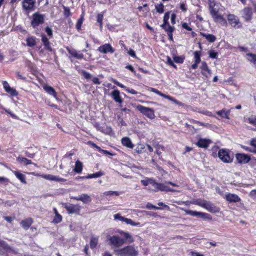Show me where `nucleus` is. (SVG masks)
<instances>
[{
    "label": "nucleus",
    "mask_w": 256,
    "mask_h": 256,
    "mask_svg": "<svg viewBox=\"0 0 256 256\" xmlns=\"http://www.w3.org/2000/svg\"><path fill=\"white\" fill-rule=\"evenodd\" d=\"M3 86L6 92L12 96H18V92L15 89L12 88L6 81L3 82Z\"/></svg>",
    "instance_id": "obj_14"
},
{
    "label": "nucleus",
    "mask_w": 256,
    "mask_h": 256,
    "mask_svg": "<svg viewBox=\"0 0 256 256\" xmlns=\"http://www.w3.org/2000/svg\"><path fill=\"white\" fill-rule=\"evenodd\" d=\"M36 38L34 36H28L26 38V44L29 47H34L36 44Z\"/></svg>",
    "instance_id": "obj_27"
},
{
    "label": "nucleus",
    "mask_w": 256,
    "mask_h": 256,
    "mask_svg": "<svg viewBox=\"0 0 256 256\" xmlns=\"http://www.w3.org/2000/svg\"><path fill=\"white\" fill-rule=\"evenodd\" d=\"M82 76L87 80H89L92 78V75L87 72L84 70L82 72Z\"/></svg>",
    "instance_id": "obj_57"
},
{
    "label": "nucleus",
    "mask_w": 256,
    "mask_h": 256,
    "mask_svg": "<svg viewBox=\"0 0 256 256\" xmlns=\"http://www.w3.org/2000/svg\"><path fill=\"white\" fill-rule=\"evenodd\" d=\"M64 208L70 214H79L81 209V207L79 205L72 204H66Z\"/></svg>",
    "instance_id": "obj_8"
},
{
    "label": "nucleus",
    "mask_w": 256,
    "mask_h": 256,
    "mask_svg": "<svg viewBox=\"0 0 256 256\" xmlns=\"http://www.w3.org/2000/svg\"><path fill=\"white\" fill-rule=\"evenodd\" d=\"M98 244V238H91L90 245L92 248L94 249L96 248Z\"/></svg>",
    "instance_id": "obj_38"
},
{
    "label": "nucleus",
    "mask_w": 256,
    "mask_h": 256,
    "mask_svg": "<svg viewBox=\"0 0 256 256\" xmlns=\"http://www.w3.org/2000/svg\"><path fill=\"white\" fill-rule=\"evenodd\" d=\"M236 158L238 162L240 164H247L250 160V156L245 154H237L236 156Z\"/></svg>",
    "instance_id": "obj_18"
},
{
    "label": "nucleus",
    "mask_w": 256,
    "mask_h": 256,
    "mask_svg": "<svg viewBox=\"0 0 256 256\" xmlns=\"http://www.w3.org/2000/svg\"><path fill=\"white\" fill-rule=\"evenodd\" d=\"M44 89L48 94L57 98V93L53 88L46 85L44 86Z\"/></svg>",
    "instance_id": "obj_23"
},
{
    "label": "nucleus",
    "mask_w": 256,
    "mask_h": 256,
    "mask_svg": "<svg viewBox=\"0 0 256 256\" xmlns=\"http://www.w3.org/2000/svg\"><path fill=\"white\" fill-rule=\"evenodd\" d=\"M137 109L140 112H148L150 110H151V109L144 108L142 106H138Z\"/></svg>",
    "instance_id": "obj_48"
},
{
    "label": "nucleus",
    "mask_w": 256,
    "mask_h": 256,
    "mask_svg": "<svg viewBox=\"0 0 256 256\" xmlns=\"http://www.w3.org/2000/svg\"><path fill=\"white\" fill-rule=\"evenodd\" d=\"M226 200L230 202H238L240 201L239 196L234 194H228L226 196Z\"/></svg>",
    "instance_id": "obj_22"
},
{
    "label": "nucleus",
    "mask_w": 256,
    "mask_h": 256,
    "mask_svg": "<svg viewBox=\"0 0 256 256\" xmlns=\"http://www.w3.org/2000/svg\"><path fill=\"white\" fill-rule=\"evenodd\" d=\"M83 166L82 162L78 160L76 163V166L74 170L75 172L80 174L82 171Z\"/></svg>",
    "instance_id": "obj_31"
},
{
    "label": "nucleus",
    "mask_w": 256,
    "mask_h": 256,
    "mask_svg": "<svg viewBox=\"0 0 256 256\" xmlns=\"http://www.w3.org/2000/svg\"><path fill=\"white\" fill-rule=\"evenodd\" d=\"M98 51L102 54H106L108 53L113 54L115 52V50L112 47L110 44H105L100 46Z\"/></svg>",
    "instance_id": "obj_9"
},
{
    "label": "nucleus",
    "mask_w": 256,
    "mask_h": 256,
    "mask_svg": "<svg viewBox=\"0 0 256 256\" xmlns=\"http://www.w3.org/2000/svg\"><path fill=\"white\" fill-rule=\"evenodd\" d=\"M146 208L148 210H161V208L156 206L150 203H148L146 206Z\"/></svg>",
    "instance_id": "obj_50"
},
{
    "label": "nucleus",
    "mask_w": 256,
    "mask_h": 256,
    "mask_svg": "<svg viewBox=\"0 0 256 256\" xmlns=\"http://www.w3.org/2000/svg\"><path fill=\"white\" fill-rule=\"evenodd\" d=\"M155 180L152 178H148L145 180H141L142 184L144 186H148L149 184H152L154 186V184Z\"/></svg>",
    "instance_id": "obj_34"
},
{
    "label": "nucleus",
    "mask_w": 256,
    "mask_h": 256,
    "mask_svg": "<svg viewBox=\"0 0 256 256\" xmlns=\"http://www.w3.org/2000/svg\"><path fill=\"white\" fill-rule=\"evenodd\" d=\"M209 9L216 7L217 5L215 0H208Z\"/></svg>",
    "instance_id": "obj_56"
},
{
    "label": "nucleus",
    "mask_w": 256,
    "mask_h": 256,
    "mask_svg": "<svg viewBox=\"0 0 256 256\" xmlns=\"http://www.w3.org/2000/svg\"><path fill=\"white\" fill-rule=\"evenodd\" d=\"M200 35L204 38L208 42L211 43L215 42L216 40V37L212 34H206L201 32Z\"/></svg>",
    "instance_id": "obj_28"
},
{
    "label": "nucleus",
    "mask_w": 256,
    "mask_h": 256,
    "mask_svg": "<svg viewBox=\"0 0 256 256\" xmlns=\"http://www.w3.org/2000/svg\"><path fill=\"white\" fill-rule=\"evenodd\" d=\"M248 60L252 62L254 65H256V54H247Z\"/></svg>",
    "instance_id": "obj_35"
},
{
    "label": "nucleus",
    "mask_w": 256,
    "mask_h": 256,
    "mask_svg": "<svg viewBox=\"0 0 256 256\" xmlns=\"http://www.w3.org/2000/svg\"><path fill=\"white\" fill-rule=\"evenodd\" d=\"M44 46L45 49L48 50L49 52H52L53 51V49L50 46V42H49L48 43L46 44H44Z\"/></svg>",
    "instance_id": "obj_61"
},
{
    "label": "nucleus",
    "mask_w": 256,
    "mask_h": 256,
    "mask_svg": "<svg viewBox=\"0 0 256 256\" xmlns=\"http://www.w3.org/2000/svg\"><path fill=\"white\" fill-rule=\"evenodd\" d=\"M209 10L215 22L219 23L223 26L228 25L226 20L222 14H220V8L218 5L216 7L209 9Z\"/></svg>",
    "instance_id": "obj_3"
},
{
    "label": "nucleus",
    "mask_w": 256,
    "mask_h": 256,
    "mask_svg": "<svg viewBox=\"0 0 256 256\" xmlns=\"http://www.w3.org/2000/svg\"><path fill=\"white\" fill-rule=\"evenodd\" d=\"M170 12H167L165 14L164 18V24L161 26V27H164L166 25H168V20L170 19Z\"/></svg>",
    "instance_id": "obj_36"
},
{
    "label": "nucleus",
    "mask_w": 256,
    "mask_h": 256,
    "mask_svg": "<svg viewBox=\"0 0 256 256\" xmlns=\"http://www.w3.org/2000/svg\"><path fill=\"white\" fill-rule=\"evenodd\" d=\"M72 199L81 201L84 204H88L92 202L91 198L87 194H82L78 196H72Z\"/></svg>",
    "instance_id": "obj_15"
},
{
    "label": "nucleus",
    "mask_w": 256,
    "mask_h": 256,
    "mask_svg": "<svg viewBox=\"0 0 256 256\" xmlns=\"http://www.w3.org/2000/svg\"><path fill=\"white\" fill-rule=\"evenodd\" d=\"M190 204L201 206L212 213L215 214L219 212V208L214 204L204 200L198 199L190 202Z\"/></svg>",
    "instance_id": "obj_2"
},
{
    "label": "nucleus",
    "mask_w": 256,
    "mask_h": 256,
    "mask_svg": "<svg viewBox=\"0 0 256 256\" xmlns=\"http://www.w3.org/2000/svg\"><path fill=\"white\" fill-rule=\"evenodd\" d=\"M104 194L106 196H111L116 195V196H120V194L118 192L108 191L104 192Z\"/></svg>",
    "instance_id": "obj_46"
},
{
    "label": "nucleus",
    "mask_w": 256,
    "mask_h": 256,
    "mask_svg": "<svg viewBox=\"0 0 256 256\" xmlns=\"http://www.w3.org/2000/svg\"><path fill=\"white\" fill-rule=\"evenodd\" d=\"M180 209L184 212L186 214L190 215L192 216H196V217H200L202 215V212H198L196 211H192L189 210H186L182 208H180Z\"/></svg>",
    "instance_id": "obj_29"
},
{
    "label": "nucleus",
    "mask_w": 256,
    "mask_h": 256,
    "mask_svg": "<svg viewBox=\"0 0 256 256\" xmlns=\"http://www.w3.org/2000/svg\"><path fill=\"white\" fill-rule=\"evenodd\" d=\"M112 97L118 103L122 104L123 102L120 96V92L118 90H115L112 92Z\"/></svg>",
    "instance_id": "obj_21"
},
{
    "label": "nucleus",
    "mask_w": 256,
    "mask_h": 256,
    "mask_svg": "<svg viewBox=\"0 0 256 256\" xmlns=\"http://www.w3.org/2000/svg\"><path fill=\"white\" fill-rule=\"evenodd\" d=\"M200 218H204V220H212V218L210 214L203 212Z\"/></svg>",
    "instance_id": "obj_58"
},
{
    "label": "nucleus",
    "mask_w": 256,
    "mask_h": 256,
    "mask_svg": "<svg viewBox=\"0 0 256 256\" xmlns=\"http://www.w3.org/2000/svg\"><path fill=\"white\" fill-rule=\"evenodd\" d=\"M155 148L156 149V153L158 156H160L162 154V152L164 150V147L161 145H156L154 146Z\"/></svg>",
    "instance_id": "obj_42"
},
{
    "label": "nucleus",
    "mask_w": 256,
    "mask_h": 256,
    "mask_svg": "<svg viewBox=\"0 0 256 256\" xmlns=\"http://www.w3.org/2000/svg\"><path fill=\"white\" fill-rule=\"evenodd\" d=\"M64 16L66 17H68L70 15V12L69 8L64 7Z\"/></svg>",
    "instance_id": "obj_63"
},
{
    "label": "nucleus",
    "mask_w": 256,
    "mask_h": 256,
    "mask_svg": "<svg viewBox=\"0 0 256 256\" xmlns=\"http://www.w3.org/2000/svg\"><path fill=\"white\" fill-rule=\"evenodd\" d=\"M202 74L206 77V78H210L212 74V70L209 68H208V70H204V72H202Z\"/></svg>",
    "instance_id": "obj_40"
},
{
    "label": "nucleus",
    "mask_w": 256,
    "mask_h": 256,
    "mask_svg": "<svg viewBox=\"0 0 256 256\" xmlns=\"http://www.w3.org/2000/svg\"><path fill=\"white\" fill-rule=\"evenodd\" d=\"M164 30L168 34L170 33V31H172V32H173L174 28L170 25V24H168V25H166L164 27H162Z\"/></svg>",
    "instance_id": "obj_44"
},
{
    "label": "nucleus",
    "mask_w": 256,
    "mask_h": 256,
    "mask_svg": "<svg viewBox=\"0 0 256 256\" xmlns=\"http://www.w3.org/2000/svg\"><path fill=\"white\" fill-rule=\"evenodd\" d=\"M102 176V172H96V174H90L88 175L87 176V178H98Z\"/></svg>",
    "instance_id": "obj_49"
},
{
    "label": "nucleus",
    "mask_w": 256,
    "mask_h": 256,
    "mask_svg": "<svg viewBox=\"0 0 256 256\" xmlns=\"http://www.w3.org/2000/svg\"><path fill=\"white\" fill-rule=\"evenodd\" d=\"M164 5L162 3H160L156 6V9L157 12L160 14H163L164 12Z\"/></svg>",
    "instance_id": "obj_37"
},
{
    "label": "nucleus",
    "mask_w": 256,
    "mask_h": 256,
    "mask_svg": "<svg viewBox=\"0 0 256 256\" xmlns=\"http://www.w3.org/2000/svg\"><path fill=\"white\" fill-rule=\"evenodd\" d=\"M120 234L124 238H121L118 236H108V239L110 244L116 248H120L125 243H132L134 242L132 236L128 232H124L122 231L119 232Z\"/></svg>",
    "instance_id": "obj_1"
},
{
    "label": "nucleus",
    "mask_w": 256,
    "mask_h": 256,
    "mask_svg": "<svg viewBox=\"0 0 256 256\" xmlns=\"http://www.w3.org/2000/svg\"><path fill=\"white\" fill-rule=\"evenodd\" d=\"M34 220L32 218H28L20 222L21 226L26 230H27L33 224Z\"/></svg>",
    "instance_id": "obj_20"
},
{
    "label": "nucleus",
    "mask_w": 256,
    "mask_h": 256,
    "mask_svg": "<svg viewBox=\"0 0 256 256\" xmlns=\"http://www.w3.org/2000/svg\"><path fill=\"white\" fill-rule=\"evenodd\" d=\"M114 253L118 256H138V251L134 246H130L115 250Z\"/></svg>",
    "instance_id": "obj_4"
},
{
    "label": "nucleus",
    "mask_w": 256,
    "mask_h": 256,
    "mask_svg": "<svg viewBox=\"0 0 256 256\" xmlns=\"http://www.w3.org/2000/svg\"><path fill=\"white\" fill-rule=\"evenodd\" d=\"M228 20L230 26L234 28H240L242 24L240 22L239 18L234 14L228 15Z\"/></svg>",
    "instance_id": "obj_6"
},
{
    "label": "nucleus",
    "mask_w": 256,
    "mask_h": 256,
    "mask_svg": "<svg viewBox=\"0 0 256 256\" xmlns=\"http://www.w3.org/2000/svg\"><path fill=\"white\" fill-rule=\"evenodd\" d=\"M210 141L205 139H200L197 143V146L201 148H207L208 147Z\"/></svg>",
    "instance_id": "obj_26"
},
{
    "label": "nucleus",
    "mask_w": 256,
    "mask_h": 256,
    "mask_svg": "<svg viewBox=\"0 0 256 256\" xmlns=\"http://www.w3.org/2000/svg\"><path fill=\"white\" fill-rule=\"evenodd\" d=\"M174 60L176 63L182 64L184 62V58L182 56H175Z\"/></svg>",
    "instance_id": "obj_52"
},
{
    "label": "nucleus",
    "mask_w": 256,
    "mask_h": 256,
    "mask_svg": "<svg viewBox=\"0 0 256 256\" xmlns=\"http://www.w3.org/2000/svg\"><path fill=\"white\" fill-rule=\"evenodd\" d=\"M218 158L225 163H231L233 160V158L231 157L228 152L221 150L219 151Z\"/></svg>",
    "instance_id": "obj_7"
},
{
    "label": "nucleus",
    "mask_w": 256,
    "mask_h": 256,
    "mask_svg": "<svg viewBox=\"0 0 256 256\" xmlns=\"http://www.w3.org/2000/svg\"><path fill=\"white\" fill-rule=\"evenodd\" d=\"M14 173L16 176V178L23 184H26V176L20 173L18 171H14Z\"/></svg>",
    "instance_id": "obj_30"
},
{
    "label": "nucleus",
    "mask_w": 256,
    "mask_h": 256,
    "mask_svg": "<svg viewBox=\"0 0 256 256\" xmlns=\"http://www.w3.org/2000/svg\"><path fill=\"white\" fill-rule=\"evenodd\" d=\"M35 4V0H24L22 2V7L26 11H32L34 10Z\"/></svg>",
    "instance_id": "obj_11"
},
{
    "label": "nucleus",
    "mask_w": 256,
    "mask_h": 256,
    "mask_svg": "<svg viewBox=\"0 0 256 256\" xmlns=\"http://www.w3.org/2000/svg\"><path fill=\"white\" fill-rule=\"evenodd\" d=\"M168 62L169 64V65L172 66L173 68H176V65L174 64L173 61L172 60V59L170 57H168Z\"/></svg>",
    "instance_id": "obj_62"
},
{
    "label": "nucleus",
    "mask_w": 256,
    "mask_h": 256,
    "mask_svg": "<svg viewBox=\"0 0 256 256\" xmlns=\"http://www.w3.org/2000/svg\"><path fill=\"white\" fill-rule=\"evenodd\" d=\"M154 188L156 191L166 192L168 186H166L165 184L158 183L155 181L154 184Z\"/></svg>",
    "instance_id": "obj_19"
},
{
    "label": "nucleus",
    "mask_w": 256,
    "mask_h": 256,
    "mask_svg": "<svg viewBox=\"0 0 256 256\" xmlns=\"http://www.w3.org/2000/svg\"><path fill=\"white\" fill-rule=\"evenodd\" d=\"M46 32L48 34V36L50 37V38H52L53 36V30H52L48 27L47 26L45 29Z\"/></svg>",
    "instance_id": "obj_47"
},
{
    "label": "nucleus",
    "mask_w": 256,
    "mask_h": 256,
    "mask_svg": "<svg viewBox=\"0 0 256 256\" xmlns=\"http://www.w3.org/2000/svg\"><path fill=\"white\" fill-rule=\"evenodd\" d=\"M62 220V216L60 214H56V215L55 218L53 220V222L57 224L58 223H60Z\"/></svg>",
    "instance_id": "obj_41"
},
{
    "label": "nucleus",
    "mask_w": 256,
    "mask_h": 256,
    "mask_svg": "<svg viewBox=\"0 0 256 256\" xmlns=\"http://www.w3.org/2000/svg\"><path fill=\"white\" fill-rule=\"evenodd\" d=\"M246 122H248L250 124L256 126V117H250V118H246L245 120Z\"/></svg>",
    "instance_id": "obj_43"
},
{
    "label": "nucleus",
    "mask_w": 256,
    "mask_h": 256,
    "mask_svg": "<svg viewBox=\"0 0 256 256\" xmlns=\"http://www.w3.org/2000/svg\"><path fill=\"white\" fill-rule=\"evenodd\" d=\"M242 18L246 22H249L252 19L253 12L252 8H244L242 11Z\"/></svg>",
    "instance_id": "obj_17"
},
{
    "label": "nucleus",
    "mask_w": 256,
    "mask_h": 256,
    "mask_svg": "<svg viewBox=\"0 0 256 256\" xmlns=\"http://www.w3.org/2000/svg\"><path fill=\"white\" fill-rule=\"evenodd\" d=\"M194 54L195 62L197 64H200L201 62L200 52L198 51H196L194 52Z\"/></svg>",
    "instance_id": "obj_39"
},
{
    "label": "nucleus",
    "mask_w": 256,
    "mask_h": 256,
    "mask_svg": "<svg viewBox=\"0 0 256 256\" xmlns=\"http://www.w3.org/2000/svg\"><path fill=\"white\" fill-rule=\"evenodd\" d=\"M96 128L98 130L100 131L103 133L110 134L112 132V130L110 128H106L104 130V128L100 126L98 124H96Z\"/></svg>",
    "instance_id": "obj_33"
},
{
    "label": "nucleus",
    "mask_w": 256,
    "mask_h": 256,
    "mask_svg": "<svg viewBox=\"0 0 256 256\" xmlns=\"http://www.w3.org/2000/svg\"><path fill=\"white\" fill-rule=\"evenodd\" d=\"M114 219L116 220H119L122 222H124L125 218L122 217L120 214H116L114 216Z\"/></svg>",
    "instance_id": "obj_60"
},
{
    "label": "nucleus",
    "mask_w": 256,
    "mask_h": 256,
    "mask_svg": "<svg viewBox=\"0 0 256 256\" xmlns=\"http://www.w3.org/2000/svg\"><path fill=\"white\" fill-rule=\"evenodd\" d=\"M182 28H184V29H186L188 31H192V28L190 27L188 25V24L187 23H183L182 24Z\"/></svg>",
    "instance_id": "obj_64"
},
{
    "label": "nucleus",
    "mask_w": 256,
    "mask_h": 256,
    "mask_svg": "<svg viewBox=\"0 0 256 256\" xmlns=\"http://www.w3.org/2000/svg\"><path fill=\"white\" fill-rule=\"evenodd\" d=\"M68 52L74 58L78 60H82L84 58V55L80 52H78L76 50L70 48L69 47L66 48Z\"/></svg>",
    "instance_id": "obj_16"
},
{
    "label": "nucleus",
    "mask_w": 256,
    "mask_h": 256,
    "mask_svg": "<svg viewBox=\"0 0 256 256\" xmlns=\"http://www.w3.org/2000/svg\"><path fill=\"white\" fill-rule=\"evenodd\" d=\"M144 116L150 120H152L156 118L154 113H143Z\"/></svg>",
    "instance_id": "obj_53"
},
{
    "label": "nucleus",
    "mask_w": 256,
    "mask_h": 256,
    "mask_svg": "<svg viewBox=\"0 0 256 256\" xmlns=\"http://www.w3.org/2000/svg\"><path fill=\"white\" fill-rule=\"evenodd\" d=\"M41 36H42V42L44 45L45 44H46L50 42L48 38L46 36V35L42 34Z\"/></svg>",
    "instance_id": "obj_54"
},
{
    "label": "nucleus",
    "mask_w": 256,
    "mask_h": 256,
    "mask_svg": "<svg viewBox=\"0 0 256 256\" xmlns=\"http://www.w3.org/2000/svg\"><path fill=\"white\" fill-rule=\"evenodd\" d=\"M42 176L44 179L50 181H54L59 182H64L66 181V180L58 176H54L51 174H44L42 175Z\"/></svg>",
    "instance_id": "obj_13"
},
{
    "label": "nucleus",
    "mask_w": 256,
    "mask_h": 256,
    "mask_svg": "<svg viewBox=\"0 0 256 256\" xmlns=\"http://www.w3.org/2000/svg\"><path fill=\"white\" fill-rule=\"evenodd\" d=\"M104 19V14H98L97 16V22L100 24V27L102 28V21Z\"/></svg>",
    "instance_id": "obj_45"
},
{
    "label": "nucleus",
    "mask_w": 256,
    "mask_h": 256,
    "mask_svg": "<svg viewBox=\"0 0 256 256\" xmlns=\"http://www.w3.org/2000/svg\"><path fill=\"white\" fill-rule=\"evenodd\" d=\"M208 66L207 64L203 62H202V65L200 66V68L202 70V72H204V70H208Z\"/></svg>",
    "instance_id": "obj_59"
},
{
    "label": "nucleus",
    "mask_w": 256,
    "mask_h": 256,
    "mask_svg": "<svg viewBox=\"0 0 256 256\" xmlns=\"http://www.w3.org/2000/svg\"><path fill=\"white\" fill-rule=\"evenodd\" d=\"M211 114H210V116H214L218 120H229L230 118L228 116V113H214Z\"/></svg>",
    "instance_id": "obj_24"
},
{
    "label": "nucleus",
    "mask_w": 256,
    "mask_h": 256,
    "mask_svg": "<svg viewBox=\"0 0 256 256\" xmlns=\"http://www.w3.org/2000/svg\"><path fill=\"white\" fill-rule=\"evenodd\" d=\"M122 143L124 146H126L128 148L132 149L134 148V145L132 144L129 138L126 137L123 138L122 140Z\"/></svg>",
    "instance_id": "obj_25"
},
{
    "label": "nucleus",
    "mask_w": 256,
    "mask_h": 256,
    "mask_svg": "<svg viewBox=\"0 0 256 256\" xmlns=\"http://www.w3.org/2000/svg\"><path fill=\"white\" fill-rule=\"evenodd\" d=\"M2 248L4 250L14 254H20L18 252V250H15L11 247H10L5 242L1 240L0 239V248Z\"/></svg>",
    "instance_id": "obj_10"
},
{
    "label": "nucleus",
    "mask_w": 256,
    "mask_h": 256,
    "mask_svg": "<svg viewBox=\"0 0 256 256\" xmlns=\"http://www.w3.org/2000/svg\"><path fill=\"white\" fill-rule=\"evenodd\" d=\"M210 57L213 59L218 58V54L214 50H210L209 52Z\"/></svg>",
    "instance_id": "obj_51"
},
{
    "label": "nucleus",
    "mask_w": 256,
    "mask_h": 256,
    "mask_svg": "<svg viewBox=\"0 0 256 256\" xmlns=\"http://www.w3.org/2000/svg\"><path fill=\"white\" fill-rule=\"evenodd\" d=\"M151 92L159 95L160 96L164 98H166L174 102L175 104H179L180 106H182V104L180 102H178V100H176V99H174V98L170 96H167L165 94H164L163 93H162V92H160V91L156 89H155V88H151Z\"/></svg>",
    "instance_id": "obj_12"
},
{
    "label": "nucleus",
    "mask_w": 256,
    "mask_h": 256,
    "mask_svg": "<svg viewBox=\"0 0 256 256\" xmlns=\"http://www.w3.org/2000/svg\"><path fill=\"white\" fill-rule=\"evenodd\" d=\"M44 15L36 12L32 16V20L31 22V26L34 28H36L39 26L44 24Z\"/></svg>",
    "instance_id": "obj_5"
},
{
    "label": "nucleus",
    "mask_w": 256,
    "mask_h": 256,
    "mask_svg": "<svg viewBox=\"0 0 256 256\" xmlns=\"http://www.w3.org/2000/svg\"><path fill=\"white\" fill-rule=\"evenodd\" d=\"M82 22H83V18H80V19L78 20L76 24V28L78 30H80Z\"/></svg>",
    "instance_id": "obj_55"
},
{
    "label": "nucleus",
    "mask_w": 256,
    "mask_h": 256,
    "mask_svg": "<svg viewBox=\"0 0 256 256\" xmlns=\"http://www.w3.org/2000/svg\"><path fill=\"white\" fill-rule=\"evenodd\" d=\"M17 160L20 163L23 164H24L26 166H28V165H29V164H32V161L30 160H28V159H27L26 158H23V157H21V156H19L17 158Z\"/></svg>",
    "instance_id": "obj_32"
}]
</instances>
